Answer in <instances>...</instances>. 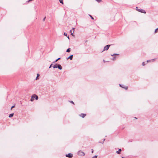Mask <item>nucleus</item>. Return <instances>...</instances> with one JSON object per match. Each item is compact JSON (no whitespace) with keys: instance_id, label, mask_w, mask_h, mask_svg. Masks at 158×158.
Instances as JSON below:
<instances>
[{"instance_id":"nucleus-16","label":"nucleus","mask_w":158,"mask_h":158,"mask_svg":"<svg viewBox=\"0 0 158 158\" xmlns=\"http://www.w3.org/2000/svg\"><path fill=\"white\" fill-rule=\"evenodd\" d=\"M60 58H59L57 59L53 63H55V62H57L58 60H60Z\"/></svg>"},{"instance_id":"nucleus-36","label":"nucleus","mask_w":158,"mask_h":158,"mask_svg":"<svg viewBox=\"0 0 158 158\" xmlns=\"http://www.w3.org/2000/svg\"><path fill=\"white\" fill-rule=\"evenodd\" d=\"M74 28H73V30L74 31Z\"/></svg>"},{"instance_id":"nucleus-14","label":"nucleus","mask_w":158,"mask_h":158,"mask_svg":"<svg viewBox=\"0 0 158 158\" xmlns=\"http://www.w3.org/2000/svg\"><path fill=\"white\" fill-rule=\"evenodd\" d=\"M74 32V31H73V32H72V31L71 30H70V33H71V35H73V33Z\"/></svg>"},{"instance_id":"nucleus-30","label":"nucleus","mask_w":158,"mask_h":158,"mask_svg":"<svg viewBox=\"0 0 158 158\" xmlns=\"http://www.w3.org/2000/svg\"><path fill=\"white\" fill-rule=\"evenodd\" d=\"M52 64H51V65L49 67V68H50L51 67V66H52Z\"/></svg>"},{"instance_id":"nucleus-23","label":"nucleus","mask_w":158,"mask_h":158,"mask_svg":"<svg viewBox=\"0 0 158 158\" xmlns=\"http://www.w3.org/2000/svg\"><path fill=\"white\" fill-rule=\"evenodd\" d=\"M97 156L95 155L92 158H97Z\"/></svg>"},{"instance_id":"nucleus-19","label":"nucleus","mask_w":158,"mask_h":158,"mask_svg":"<svg viewBox=\"0 0 158 158\" xmlns=\"http://www.w3.org/2000/svg\"><path fill=\"white\" fill-rule=\"evenodd\" d=\"M115 59H116V57L115 56L112 59V60H115Z\"/></svg>"},{"instance_id":"nucleus-21","label":"nucleus","mask_w":158,"mask_h":158,"mask_svg":"<svg viewBox=\"0 0 158 158\" xmlns=\"http://www.w3.org/2000/svg\"><path fill=\"white\" fill-rule=\"evenodd\" d=\"M89 16H90V17L92 19H94V18L93 17H92V16L90 15H89Z\"/></svg>"},{"instance_id":"nucleus-11","label":"nucleus","mask_w":158,"mask_h":158,"mask_svg":"<svg viewBox=\"0 0 158 158\" xmlns=\"http://www.w3.org/2000/svg\"><path fill=\"white\" fill-rule=\"evenodd\" d=\"M57 66H58V64H55L53 66V67L54 69L56 68H57Z\"/></svg>"},{"instance_id":"nucleus-37","label":"nucleus","mask_w":158,"mask_h":158,"mask_svg":"<svg viewBox=\"0 0 158 158\" xmlns=\"http://www.w3.org/2000/svg\"><path fill=\"white\" fill-rule=\"evenodd\" d=\"M135 119H137V118L136 117L135 118Z\"/></svg>"},{"instance_id":"nucleus-20","label":"nucleus","mask_w":158,"mask_h":158,"mask_svg":"<svg viewBox=\"0 0 158 158\" xmlns=\"http://www.w3.org/2000/svg\"><path fill=\"white\" fill-rule=\"evenodd\" d=\"M97 2H101V0H96Z\"/></svg>"},{"instance_id":"nucleus-27","label":"nucleus","mask_w":158,"mask_h":158,"mask_svg":"<svg viewBox=\"0 0 158 158\" xmlns=\"http://www.w3.org/2000/svg\"><path fill=\"white\" fill-rule=\"evenodd\" d=\"M39 76H40V74H39L38 73V74H37V77H38Z\"/></svg>"},{"instance_id":"nucleus-18","label":"nucleus","mask_w":158,"mask_h":158,"mask_svg":"<svg viewBox=\"0 0 158 158\" xmlns=\"http://www.w3.org/2000/svg\"><path fill=\"white\" fill-rule=\"evenodd\" d=\"M60 2L61 3H62V4H63V2L62 1V0H60Z\"/></svg>"},{"instance_id":"nucleus-26","label":"nucleus","mask_w":158,"mask_h":158,"mask_svg":"<svg viewBox=\"0 0 158 158\" xmlns=\"http://www.w3.org/2000/svg\"><path fill=\"white\" fill-rule=\"evenodd\" d=\"M142 64L143 66H144L145 65L144 62H143L142 63Z\"/></svg>"},{"instance_id":"nucleus-5","label":"nucleus","mask_w":158,"mask_h":158,"mask_svg":"<svg viewBox=\"0 0 158 158\" xmlns=\"http://www.w3.org/2000/svg\"><path fill=\"white\" fill-rule=\"evenodd\" d=\"M66 156L69 158H71L73 157V154L71 153H69L68 154H66Z\"/></svg>"},{"instance_id":"nucleus-10","label":"nucleus","mask_w":158,"mask_h":158,"mask_svg":"<svg viewBox=\"0 0 158 158\" xmlns=\"http://www.w3.org/2000/svg\"><path fill=\"white\" fill-rule=\"evenodd\" d=\"M121 149H120L118 150V151H117L116 153L118 154H120L121 153Z\"/></svg>"},{"instance_id":"nucleus-38","label":"nucleus","mask_w":158,"mask_h":158,"mask_svg":"<svg viewBox=\"0 0 158 158\" xmlns=\"http://www.w3.org/2000/svg\"><path fill=\"white\" fill-rule=\"evenodd\" d=\"M122 158H124V157H122Z\"/></svg>"},{"instance_id":"nucleus-12","label":"nucleus","mask_w":158,"mask_h":158,"mask_svg":"<svg viewBox=\"0 0 158 158\" xmlns=\"http://www.w3.org/2000/svg\"><path fill=\"white\" fill-rule=\"evenodd\" d=\"M14 115V113H12L9 114V118H11V117H12Z\"/></svg>"},{"instance_id":"nucleus-33","label":"nucleus","mask_w":158,"mask_h":158,"mask_svg":"<svg viewBox=\"0 0 158 158\" xmlns=\"http://www.w3.org/2000/svg\"><path fill=\"white\" fill-rule=\"evenodd\" d=\"M149 61H150V60H148L147 61V62H148Z\"/></svg>"},{"instance_id":"nucleus-1","label":"nucleus","mask_w":158,"mask_h":158,"mask_svg":"<svg viewBox=\"0 0 158 158\" xmlns=\"http://www.w3.org/2000/svg\"><path fill=\"white\" fill-rule=\"evenodd\" d=\"M35 98L36 100H37L38 99V97L36 94H34L31 96V98L30 100L31 101H33Z\"/></svg>"},{"instance_id":"nucleus-32","label":"nucleus","mask_w":158,"mask_h":158,"mask_svg":"<svg viewBox=\"0 0 158 158\" xmlns=\"http://www.w3.org/2000/svg\"><path fill=\"white\" fill-rule=\"evenodd\" d=\"M93 149H92V153H93Z\"/></svg>"},{"instance_id":"nucleus-25","label":"nucleus","mask_w":158,"mask_h":158,"mask_svg":"<svg viewBox=\"0 0 158 158\" xmlns=\"http://www.w3.org/2000/svg\"><path fill=\"white\" fill-rule=\"evenodd\" d=\"M15 107V105H14L13 106H12L11 108V110L12 109V108H13L14 107Z\"/></svg>"},{"instance_id":"nucleus-28","label":"nucleus","mask_w":158,"mask_h":158,"mask_svg":"<svg viewBox=\"0 0 158 158\" xmlns=\"http://www.w3.org/2000/svg\"><path fill=\"white\" fill-rule=\"evenodd\" d=\"M46 17H45L43 19V21H44Z\"/></svg>"},{"instance_id":"nucleus-34","label":"nucleus","mask_w":158,"mask_h":158,"mask_svg":"<svg viewBox=\"0 0 158 158\" xmlns=\"http://www.w3.org/2000/svg\"><path fill=\"white\" fill-rule=\"evenodd\" d=\"M31 0H29V1H28V2H29L30 1H31Z\"/></svg>"},{"instance_id":"nucleus-24","label":"nucleus","mask_w":158,"mask_h":158,"mask_svg":"<svg viewBox=\"0 0 158 158\" xmlns=\"http://www.w3.org/2000/svg\"><path fill=\"white\" fill-rule=\"evenodd\" d=\"M64 35L67 36V33H65V32H64Z\"/></svg>"},{"instance_id":"nucleus-7","label":"nucleus","mask_w":158,"mask_h":158,"mask_svg":"<svg viewBox=\"0 0 158 158\" xmlns=\"http://www.w3.org/2000/svg\"><path fill=\"white\" fill-rule=\"evenodd\" d=\"M57 68H58L59 69L61 70L62 69V67L61 65L59 64H58V66H57Z\"/></svg>"},{"instance_id":"nucleus-4","label":"nucleus","mask_w":158,"mask_h":158,"mask_svg":"<svg viewBox=\"0 0 158 158\" xmlns=\"http://www.w3.org/2000/svg\"><path fill=\"white\" fill-rule=\"evenodd\" d=\"M110 45H106V46H105L104 47V49H103V51H102V52H103L105 50H107L110 47Z\"/></svg>"},{"instance_id":"nucleus-31","label":"nucleus","mask_w":158,"mask_h":158,"mask_svg":"<svg viewBox=\"0 0 158 158\" xmlns=\"http://www.w3.org/2000/svg\"><path fill=\"white\" fill-rule=\"evenodd\" d=\"M38 79V77H36V80H37V79Z\"/></svg>"},{"instance_id":"nucleus-3","label":"nucleus","mask_w":158,"mask_h":158,"mask_svg":"<svg viewBox=\"0 0 158 158\" xmlns=\"http://www.w3.org/2000/svg\"><path fill=\"white\" fill-rule=\"evenodd\" d=\"M78 155L80 156H85V153L81 151H79L78 152Z\"/></svg>"},{"instance_id":"nucleus-17","label":"nucleus","mask_w":158,"mask_h":158,"mask_svg":"<svg viewBox=\"0 0 158 158\" xmlns=\"http://www.w3.org/2000/svg\"><path fill=\"white\" fill-rule=\"evenodd\" d=\"M158 30V28L155 29V33H156L157 32Z\"/></svg>"},{"instance_id":"nucleus-13","label":"nucleus","mask_w":158,"mask_h":158,"mask_svg":"<svg viewBox=\"0 0 158 158\" xmlns=\"http://www.w3.org/2000/svg\"><path fill=\"white\" fill-rule=\"evenodd\" d=\"M71 49L70 48H69L66 50V52H69L70 51Z\"/></svg>"},{"instance_id":"nucleus-9","label":"nucleus","mask_w":158,"mask_h":158,"mask_svg":"<svg viewBox=\"0 0 158 158\" xmlns=\"http://www.w3.org/2000/svg\"><path fill=\"white\" fill-rule=\"evenodd\" d=\"M73 57V55H70V56H69V57H68L67 58V59H70V60H72Z\"/></svg>"},{"instance_id":"nucleus-6","label":"nucleus","mask_w":158,"mask_h":158,"mask_svg":"<svg viewBox=\"0 0 158 158\" xmlns=\"http://www.w3.org/2000/svg\"><path fill=\"white\" fill-rule=\"evenodd\" d=\"M119 85H120V87H122V88H123L125 89L126 90L127 89V88H128V87L127 86H124V85H123L120 84Z\"/></svg>"},{"instance_id":"nucleus-8","label":"nucleus","mask_w":158,"mask_h":158,"mask_svg":"<svg viewBox=\"0 0 158 158\" xmlns=\"http://www.w3.org/2000/svg\"><path fill=\"white\" fill-rule=\"evenodd\" d=\"M86 114H81L80 115V116L82 117L83 118H84L86 116Z\"/></svg>"},{"instance_id":"nucleus-2","label":"nucleus","mask_w":158,"mask_h":158,"mask_svg":"<svg viewBox=\"0 0 158 158\" xmlns=\"http://www.w3.org/2000/svg\"><path fill=\"white\" fill-rule=\"evenodd\" d=\"M137 8V7H136V10L137 11L142 13H143L144 14L146 13V12L143 9H138Z\"/></svg>"},{"instance_id":"nucleus-22","label":"nucleus","mask_w":158,"mask_h":158,"mask_svg":"<svg viewBox=\"0 0 158 158\" xmlns=\"http://www.w3.org/2000/svg\"><path fill=\"white\" fill-rule=\"evenodd\" d=\"M105 140V139H103V142H99V143H103V142H104V141Z\"/></svg>"},{"instance_id":"nucleus-29","label":"nucleus","mask_w":158,"mask_h":158,"mask_svg":"<svg viewBox=\"0 0 158 158\" xmlns=\"http://www.w3.org/2000/svg\"><path fill=\"white\" fill-rule=\"evenodd\" d=\"M70 102L71 103H73V104H74V102H73L72 101H71Z\"/></svg>"},{"instance_id":"nucleus-15","label":"nucleus","mask_w":158,"mask_h":158,"mask_svg":"<svg viewBox=\"0 0 158 158\" xmlns=\"http://www.w3.org/2000/svg\"><path fill=\"white\" fill-rule=\"evenodd\" d=\"M118 55V54L114 53V54H111V56H114V55Z\"/></svg>"},{"instance_id":"nucleus-35","label":"nucleus","mask_w":158,"mask_h":158,"mask_svg":"<svg viewBox=\"0 0 158 158\" xmlns=\"http://www.w3.org/2000/svg\"><path fill=\"white\" fill-rule=\"evenodd\" d=\"M67 38H68V39H69V36H68L67 37Z\"/></svg>"}]
</instances>
